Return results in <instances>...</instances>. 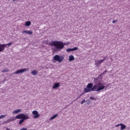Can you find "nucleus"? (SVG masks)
<instances>
[{"mask_svg": "<svg viewBox=\"0 0 130 130\" xmlns=\"http://www.w3.org/2000/svg\"><path fill=\"white\" fill-rule=\"evenodd\" d=\"M21 111H22V110L19 109L13 111L12 113L13 114H17V113H19V112H21Z\"/></svg>", "mask_w": 130, "mask_h": 130, "instance_id": "obj_11", "label": "nucleus"}, {"mask_svg": "<svg viewBox=\"0 0 130 130\" xmlns=\"http://www.w3.org/2000/svg\"><path fill=\"white\" fill-rule=\"evenodd\" d=\"M120 125V124H118L115 126L116 127H117V126H119Z\"/></svg>", "mask_w": 130, "mask_h": 130, "instance_id": "obj_25", "label": "nucleus"}, {"mask_svg": "<svg viewBox=\"0 0 130 130\" xmlns=\"http://www.w3.org/2000/svg\"><path fill=\"white\" fill-rule=\"evenodd\" d=\"M19 1V0H17V1Z\"/></svg>", "mask_w": 130, "mask_h": 130, "instance_id": "obj_30", "label": "nucleus"}, {"mask_svg": "<svg viewBox=\"0 0 130 130\" xmlns=\"http://www.w3.org/2000/svg\"><path fill=\"white\" fill-rule=\"evenodd\" d=\"M87 104H88V105L90 104V101H87Z\"/></svg>", "mask_w": 130, "mask_h": 130, "instance_id": "obj_27", "label": "nucleus"}, {"mask_svg": "<svg viewBox=\"0 0 130 130\" xmlns=\"http://www.w3.org/2000/svg\"><path fill=\"white\" fill-rule=\"evenodd\" d=\"M75 59V57L73 55H71V56H69V60L70 61H73V60H74Z\"/></svg>", "mask_w": 130, "mask_h": 130, "instance_id": "obj_14", "label": "nucleus"}, {"mask_svg": "<svg viewBox=\"0 0 130 130\" xmlns=\"http://www.w3.org/2000/svg\"><path fill=\"white\" fill-rule=\"evenodd\" d=\"M66 51L67 52H71V51H73V49H72V48L67 49Z\"/></svg>", "mask_w": 130, "mask_h": 130, "instance_id": "obj_19", "label": "nucleus"}, {"mask_svg": "<svg viewBox=\"0 0 130 130\" xmlns=\"http://www.w3.org/2000/svg\"><path fill=\"white\" fill-rule=\"evenodd\" d=\"M85 102H86V100H83L81 101V104L83 105L84 104V103H85Z\"/></svg>", "mask_w": 130, "mask_h": 130, "instance_id": "obj_22", "label": "nucleus"}, {"mask_svg": "<svg viewBox=\"0 0 130 130\" xmlns=\"http://www.w3.org/2000/svg\"><path fill=\"white\" fill-rule=\"evenodd\" d=\"M12 1L13 2H16V1L18 2V0H12Z\"/></svg>", "mask_w": 130, "mask_h": 130, "instance_id": "obj_28", "label": "nucleus"}, {"mask_svg": "<svg viewBox=\"0 0 130 130\" xmlns=\"http://www.w3.org/2000/svg\"><path fill=\"white\" fill-rule=\"evenodd\" d=\"M2 72V73H9V69H4Z\"/></svg>", "mask_w": 130, "mask_h": 130, "instance_id": "obj_18", "label": "nucleus"}, {"mask_svg": "<svg viewBox=\"0 0 130 130\" xmlns=\"http://www.w3.org/2000/svg\"><path fill=\"white\" fill-rule=\"evenodd\" d=\"M64 57L63 56H59L58 55H56L54 56L53 59L58 62H61L63 60Z\"/></svg>", "mask_w": 130, "mask_h": 130, "instance_id": "obj_4", "label": "nucleus"}, {"mask_svg": "<svg viewBox=\"0 0 130 130\" xmlns=\"http://www.w3.org/2000/svg\"><path fill=\"white\" fill-rule=\"evenodd\" d=\"M31 25V21H28L25 22V26H30Z\"/></svg>", "mask_w": 130, "mask_h": 130, "instance_id": "obj_17", "label": "nucleus"}, {"mask_svg": "<svg viewBox=\"0 0 130 130\" xmlns=\"http://www.w3.org/2000/svg\"><path fill=\"white\" fill-rule=\"evenodd\" d=\"M117 21H118L117 20H113L112 22L113 23V24H114L115 23H116V22H117Z\"/></svg>", "mask_w": 130, "mask_h": 130, "instance_id": "obj_24", "label": "nucleus"}, {"mask_svg": "<svg viewBox=\"0 0 130 130\" xmlns=\"http://www.w3.org/2000/svg\"><path fill=\"white\" fill-rule=\"evenodd\" d=\"M108 56H106L104 57V58L102 60H100L99 61H95V65L96 67H99L102 62H104L106 60V58H107Z\"/></svg>", "mask_w": 130, "mask_h": 130, "instance_id": "obj_6", "label": "nucleus"}, {"mask_svg": "<svg viewBox=\"0 0 130 130\" xmlns=\"http://www.w3.org/2000/svg\"><path fill=\"white\" fill-rule=\"evenodd\" d=\"M107 87L104 85V84L101 82H99L98 83H96L93 86V83H88L87 85V87L84 88V91L85 93H88L89 92H101L102 90H106Z\"/></svg>", "mask_w": 130, "mask_h": 130, "instance_id": "obj_1", "label": "nucleus"}, {"mask_svg": "<svg viewBox=\"0 0 130 130\" xmlns=\"http://www.w3.org/2000/svg\"><path fill=\"white\" fill-rule=\"evenodd\" d=\"M106 73H107V70H106L104 72L103 74H106Z\"/></svg>", "mask_w": 130, "mask_h": 130, "instance_id": "obj_26", "label": "nucleus"}, {"mask_svg": "<svg viewBox=\"0 0 130 130\" xmlns=\"http://www.w3.org/2000/svg\"><path fill=\"white\" fill-rule=\"evenodd\" d=\"M4 117H6V115H1L0 116V119H2V118H4Z\"/></svg>", "mask_w": 130, "mask_h": 130, "instance_id": "obj_21", "label": "nucleus"}, {"mask_svg": "<svg viewBox=\"0 0 130 130\" xmlns=\"http://www.w3.org/2000/svg\"><path fill=\"white\" fill-rule=\"evenodd\" d=\"M66 43L61 41H54L51 43V46H53L52 49L54 52L61 51L64 48Z\"/></svg>", "mask_w": 130, "mask_h": 130, "instance_id": "obj_2", "label": "nucleus"}, {"mask_svg": "<svg viewBox=\"0 0 130 130\" xmlns=\"http://www.w3.org/2000/svg\"><path fill=\"white\" fill-rule=\"evenodd\" d=\"M90 99H91V100H95V98L90 96Z\"/></svg>", "mask_w": 130, "mask_h": 130, "instance_id": "obj_23", "label": "nucleus"}, {"mask_svg": "<svg viewBox=\"0 0 130 130\" xmlns=\"http://www.w3.org/2000/svg\"><path fill=\"white\" fill-rule=\"evenodd\" d=\"M13 42H10L7 44H0V52H3L7 46H11Z\"/></svg>", "mask_w": 130, "mask_h": 130, "instance_id": "obj_5", "label": "nucleus"}, {"mask_svg": "<svg viewBox=\"0 0 130 130\" xmlns=\"http://www.w3.org/2000/svg\"><path fill=\"white\" fill-rule=\"evenodd\" d=\"M27 71H28V69L27 68L20 69L13 73V75H19L20 74H23V73L27 72Z\"/></svg>", "mask_w": 130, "mask_h": 130, "instance_id": "obj_7", "label": "nucleus"}, {"mask_svg": "<svg viewBox=\"0 0 130 130\" xmlns=\"http://www.w3.org/2000/svg\"><path fill=\"white\" fill-rule=\"evenodd\" d=\"M99 80L97 78H94V80H93V83H95V84H98V83H99Z\"/></svg>", "mask_w": 130, "mask_h": 130, "instance_id": "obj_16", "label": "nucleus"}, {"mask_svg": "<svg viewBox=\"0 0 130 130\" xmlns=\"http://www.w3.org/2000/svg\"><path fill=\"white\" fill-rule=\"evenodd\" d=\"M78 49H79V48H78V47H74L73 48H72L73 51L78 50Z\"/></svg>", "mask_w": 130, "mask_h": 130, "instance_id": "obj_20", "label": "nucleus"}, {"mask_svg": "<svg viewBox=\"0 0 130 130\" xmlns=\"http://www.w3.org/2000/svg\"><path fill=\"white\" fill-rule=\"evenodd\" d=\"M81 96H82V94H81L78 97V98H80L81 97Z\"/></svg>", "mask_w": 130, "mask_h": 130, "instance_id": "obj_29", "label": "nucleus"}, {"mask_svg": "<svg viewBox=\"0 0 130 130\" xmlns=\"http://www.w3.org/2000/svg\"><path fill=\"white\" fill-rule=\"evenodd\" d=\"M120 126H121L120 130H123V129H125L126 128V125H125L122 123H120Z\"/></svg>", "mask_w": 130, "mask_h": 130, "instance_id": "obj_12", "label": "nucleus"}, {"mask_svg": "<svg viewBox=\"0 0 130 130\" xmlns=\"http://www.w3.org/2000/svg\"><path fill=\"white\" fill-rule=\"evenodd\" d=\"M22 33H25L26 34H28V35H32L33 32L30 30H24L22 31Z\"/></svg>", "mask_w": 130, "mask_h": 130, "instance_id": "obj_9", "label": "nucleus"}, {"mask_svg": "<svg viewBox=\"0 0 130 130\" xmlns=\"http://www.w3.org/2000/svg\"><path fill=\"white\" fill-rule=\"evenodd\" d=\"M31 74L32 76H36L38 74V72L36 70H34L31 72Z\"/></svg>", "mask_w": 130, "mask_h": 130, "instance_id": "obj_15", "label": "nucleus"}, {"mask_svg": "<svg viewBox=\"0 0 130 130\" xmlns=\"http://www.w3.org/2000/svg\"><path fill=\"white\" fill-rule=\"evenodd\" d=\"M60 86L59 85V83H56L54 84V86H52L53 89H56V88H58Z\"/></svg>", "mask_w": 130, "mask_h": 130, "instance_id": "obj_10", "label": "nucleus"}, {"mask_svg": "<svg viewBox=\"0 0 130 130\" xmlns=\"http://www.w3.org/2000/svg\"><path fill=\"white\" fill-rule=\"evenodd\" d=\"M58 116V115L57 114H56L50 118V120H53V119H55V118H56V117H57Z\"/></svg>", "mask_w": 130, "mask_h": 130, "instance_id": "obj_13", "label": "nucleus"}, {"mask_svg": "<svg viewBox=\"0 0 130 130\" xmlns=\"http://www.w3.org/2000/svg\"><path fill=\"white\" fill-rule=\"evenodd\" d=\"M32 113L34 115L33 116V118L35 119L38 118L40 116V114H39V113L37 111H33Z\"/></svg>", "mask_w": 130, "mask_h": 130, "instance_id": "obj_8", "label": "nucleus"}, {"mask_svg": "<svg viewBox=\"0 0 130 130\" xmlns=\"http://www.w3.org/2000/svg\"><path fill=\"white\" fill-rule=\"evenodd\" d=\"M16 119H21L19 122V124H22L26 119H29V116L24 114H20L16 116L15 117L8 119L7 122H11V121H14Z\"/></svg>", "mask_w": 130, "mask_h": 130, "instance_id": "obj_3", "label": "nucleus"}]
</instances>
